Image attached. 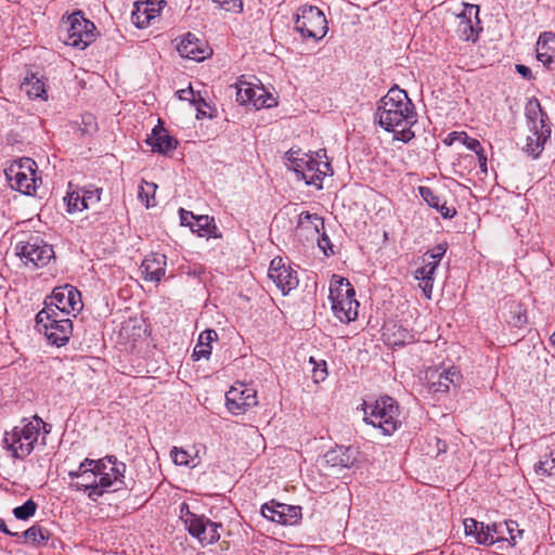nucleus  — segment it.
<instances>
[{
    "label": "nucleus",
    "mask_w": 555,
    "mask_h": 555,
    "mask_svg": "<svg viewBox=\"0 0 555 555\" xmlns=\"http://www.w3.org/2000/svg\"><path fill=\"white\" fill-rule=\"evenodd\" d=\"M487 527H488L489 531L491 533H493V538H495V542L501 539H504L503 538V533H504L503 524L493 522L492 525H487Z\"/></svg>",
    "instance_id": "55"
},
{
    "label": "nucleus",
    "mask_w": 555,
    "mask_h": 555,
    "mask_svg": "<svg viewBox=\"0 0 555 555\" xmlns=\"http://www.w3.org/2000/svg\"><path fill=\"white\" fill-rule=\"evenodd\" d=\"M191 103L195 106L197 111V118L202 117H212L211 114H209L206 108H210L209 104L206 102V100L201 95L199 92L196 93L195 99H191Z\"/></svg>",
    "instance_id": "43"
},
{
    "label": "nucleus",
    "mask_w": 555,
    "mask_h": 555,
    "mask_svg": "<svg viewBox=\"0 0 555 555\" xmlns=\"http://www.w3.org/2000/svg\"><path fill=\"white\" fill-rule=\"evenodd\" d=\"M92 119H93L92 115H86L82 117V120L86 125H91Z\"/></svg>",
    "instance_id": "61"
},
{
    "label": "nucleus",
    "mask_w": 555,
    "mask_h": 555,
    "mask_svg": "<svg viewBox=\"0 0 555 555\" xmlns=\"http://www.w3.org/2000/svg\"><path fill=\"white\" fill-rule=\"evenodd\" d=\"M80 479H81L80 482H90V481H92V478H88V477H81Z\"/></svg>",
    "instance_id": "63"
},
{
    "label": "nucleus",
    "mask_w": 555,
    "mask_h": 555,
    "mask_svg": "<svg viewBox=\"0 0 555 555\" xmlns=\"http://www.w3.org/2000/svg\"><path fill=\"white\" fill-rule=\"evenodd\" d=\"M220 527V524L214 522L208 519L207 529L203 534L202 542H206L208 544L217 542L220 539V533L218 532V529Z\"/></svg>",
    "instance_id": "41"
},
{
    "label": "nucleus",
    "mask_w": 555,
    "mask_h": 555,
    "mask_svg": "<svg viewBox=\"0 0 555 555\" xmlns=\"http://www.w3.org/2000/svg\"><path fill=\"white\" fill-rule=\"evenodd\" d=\"M364 422L379 428L384 435L390 436L400 426L398 403L388 396L380 397L374 403H363Z\"/></svg>",
    "instance_id": "5"
},
{
    "label": "nucleus",
    "mask_w": 555,
    "mask_h": 555,
    "mask_svg": "<svg viewBox=\"0 0 555 555\" xmlns=\"http://www.w3.org/2000/svg\"><path fill=\"white\" fill-rule=\"evenodd\" d=\"M38 508L37 503L29 499L23 505L13 508L12 513L18 520H28L33 517Z\"/></svg>",
    "instance_id": "38"
},
{
    "label": "nucleus",
    "mask_w": 555,
    "mask_h": 555,
    "mask_svg": "<svg viewBox=\"0 0 555 555\" xmlns=\"http://www.w3.org/2000/svg\"><path fill=\"white\" fill-rule=\"evenodd\" d=\"M550 139V132L546 129L542 130L540 135L535 137L533 133L527 137V143L525 146V151L531 155L533 158L540 156L544 149V144Z\"/></svg>",
    "instance_id": "32"
},
{
    "label": "nucleus",
    "mask_w": 555,
    "mask_h": 555,
    "mask_svg": "<svg viewBox=\"0 0 555 555\" xmlns=\"http://www.w3.org/2000/svg\"><path fill=\"white\" fill-rule=\"evenodd\" d=\"M435 272H436L435 264H430L428 262H423V266L415 271L414 278L417 281H421L430 275H435Z\"/></svg>",
    "instance_id": "49"
},
{
    "label": "nucleus",
    "mask_w": 555,
    "mask_h": 555,
    "mask_svg": "<svg viewBox=\"0 0 555 555\" xmlns=\"http://www.w3.org/2000/svg\"><path fill=\"white\" fill-rule=\"evenodd\" d=\"M268 276L274 282L283 295H287L298 286L297 272L283 263L282 258H274L269 267Z\"/></svg>",
    "instance_id": "14"
},
{
    "label": "nucleus",
    "mask_w": 555,
    "mask_h": 555,
    "mask_svg": "<svg viewBox=\"0 0 555 555\" xmlns=\"http://www.w3.org/2000/svg\"><path fill=\"white\" fill-rule=\"evenodd\" d=\"M179 214L181 225L189 227L191 229V224L195 221L197 216H194L192 211H188L183 208H180Z\"/></svg>",
    "instance_id": "53"
},
{
    "label": "nucleus",
    "mask_w": 555,
    "mask_h": 555,
    "mask_svg": "<svg viewBox=\"0 0 555 555\" xmlns=\"http://www.w3.org/2000/svg\"><path fill=\"white\" fill-rule=\"evenodd\" d=\"M311 224L313 231L319 235L318 236V246L325 256H330L334 254L333 245L331 243L330 237L326 235V233L323 231L320 233L321 230H324V221L321 217H319L315 214H310L309 211H304L299 215L298 218V227H305V224Z\"/></svg>",
    "instance_id": "19"
},
{
    "label": "nucleus",
    "mask_w": 555,
    "mask_h": 555,
    "mask_svg": "<svg viewBox=\"0 0 555 555\" xmlns=\"http://www.w3.org/2000/svg\"><path fill=\"white\" fill-rule=\"evenodd\" d=\"M64 201L67 206V212L69 214L87 209L86 203L85 201H82V193L80 194V192H68L67 195L64 197Z\"/></svg>",
    "instance_id": "39"
},
{
    "label": "nucleus",
    "mask_w": 555,
    "mask_h": 555,
    "mask_svg": "<svg viewBox=\"0 0 555 555\" xmlns=\"http://www.w3.org/2000/svg\"><path fill=\"white\" fill-rule=\"evenodd\" d=\"M153 17L154 15L149 12L146 3H142L141 5L137 3L135 10L131 14L133 24L139 28L147 26Z\"/></svg>",
    "instance_id": "35"
},
{
    "label": "nucleus",
    "mask_w": 555,
    "mask_h": 555,
    "mask_svg": "<svg viewBox=\"0 0 555 555\" xmlns=\"http://www.w3.org/2000/svg\"><path fill=\"white\" fill-rule=\"evenodd\" d=\"M139 196H140V198H142V199H143V198H144V196H145V198H146V199H145V202H146V207H147V208H149L150 206H152V205H153V204H151V203H150L149 194H147V193H144L143 188L139 191Z\"/></svg>",
    "instance_id": "60"
},
{
    "label": "nucleus",
    "mask_w": 555,
    "mask_h": 555,
    "mask_svg": "<svg viewBox=\"0 0 555 555\" xmlns=\"http://www.w3.org/2000/svg\"><path fill=\"white\" fill-rule=\"evenodd\" d=\"M535 472L546 476L555 475V453L551 452L547 456L540 460L535 464Z\"/></svg>",
    "instance_id": "40"
},
{
    "label": "nucleus",
    "mask_w": 555,
    "mask_h": 555,
    "mask_svg": "<svg viewBox=\"0 0 555 555\" xmlns=\"http://www.w3.org/2000/svg\"><path fill=\"white\" fill-rule=\"evenodd\" d=\"M220 9L232 12L240 13L243 10V1L242 0H212Z\"/></svg>",
    "instance_id": "42"
},
{
    "label": "nucleus",
    "mask_w": 555,
    "mask_h": 555,
    "mask_svg": "<svg viewBox=\"0 0 555 555\" xmlns=\"http://www.w3.org/2000/svg\"><path fill=\"white\" fill-rule=\"evenodd\" d=\"M425 379L428 392L440 396L446 395L451 386L460 385L462 375L455 366L434 367L426 371Z\"/></svg>",
    "instance_id": "11"
},
{
    "label": "nucleus",
    "mask_w": 555,
    "mask_h": 555,
    "mask_svg": "<svg viewBox=\"0 0 555 555\" xmlns=\"http://www.w3.org/2000/svg\"><path fill=\"white\" fill-rule=\"evenodd\" d=\"M257 403L256 390L242 383L235 384L225 393L227 408L234 415L245 413L248 409L256 406Z\"/></svg>",
    "instance_id": "12"
},
{
    "label": "nucleus",
    "mask_w": 555,
    "mask_h": 555,
    "mask_svg": "<svg viewBox=\"0 0 555 555\" xmlns=\"http://www.w3.org/2000/svg\"><path fill=\"white\" fill-rule=\"evenodd\" d=\"M24 538V542H29L35 546H40L47 543L49 535L42 527L35 525L25 530L22 535Z\"/></svg>",
    "instance_id": "34"
},
{
    "label": "nucleus",
    "mask_w": 555,
    "mask_h": 555,
    "mask_svg": "<svg viewBox=\"0 0 555 555\" xmlns=\"http://www.w3.org/2000/svg\"><path fill=\"white\" fill-rule=\"evenodd\" d=\"M22 88L30 99H47L46 83L34 73L27 74L22 82Z\"/></svg>",
    "instance_id": "29"
},
{
    "label": "nucleus",
    "mask_w": 555,
    "mask_h": 555,
    "mask_svg": "<svg viewBox=\"0 0 555 555\" xmlns=\"http://www.w3.org/2000/svg\"><path fill=\"white\" fill-rule=\"evenodd\" d=\"M62 312L54 306L53 302L46 304V307L40 310L36 315V326L38 328V332H42L41 326L49 325V323H52V320H62L60 318V314Z\"/></svg>",
    "instance_id": "33"
},
{
    "label": "nucleus",
    "mask_w": 555,
    "mask_h": 555,
    "mask_svg": "<svg viewBox=\"0 0 555 555\" xmlns=\"http://www.w3.org/2000/svg\"><path fill=\"white\" fill-rule=\"evenodd\" d=\"M16 253L24 262L33 263L36 268L47 266L54 257V250L51 245L44 243L40 237H30L26 242L16 244Z\"/></svg>",
    "instance_id": "9"
},
{
    "label": "nucleus",
    "mask_w": 555,
    "mask_h": 555,
    "mask_svg": "<svg viewBox=\"0 0 555 555\" xmlns=\"http://www.w3.org/2000/svg\"><path fill=\"white\" fill-rule=\"evenodd\" d=\"M463 524L465 534L473 535L475 539L477 538V533L480 532V529L483 528V522H479L474 518H465Z\"/></svg>",
    "instance_id": "45"
},
{
    "label": "nucleus",
    "mask_w": 555,
    "mask_h": 555,
    "mask_svg": "<svg viewBox=\"0 0 555 555\" xmlns=\"http://www.w3.org/2000/svg\"><path fill=\"white\" fill-rule=\"evenodd\" d=\"M191 231L202 237L220 238L222 236L220 230L216 225L215 219L207 215H199L191 224Z\"/></svg>",
    "instance_id": "26"
},
{
    "label": "nucleus",
    "mask_w": 555,
    "mask_h": 555,
    "mask_svg": "<svg viewBox=\"0 0 555 555\" xmlns=\"http://www.w3.org/2000/svg\"><path fill=\"white\" fill-rule=\"evenodd\" d=\"M96 463L94 483L72 482L70 488L76 491H88V498L92 501H96L113 486H116L113 491L132 488V481H125L126 464L118 461L115 455H106Z\"/></svg>",
    "instance_id": "3"
},
{
    "label": "nucleus",
    "mask_w": 555,
    "mask_h": 555,
    "mask_svg": "<svg viewBox=\"0 0 555 555\" xmlns=\"http://www.w3.org/2000/svg\"><path fill=\"white\" fill-rule=\"evenodd\" d=\"M321 153L325 156L324 150L315 152V157L312 154L299 156V153L293 150L287 152L288 168L294 170L297 178L304 180L306 184L318 189H322L323 179L332 171L330 163L319 160L322 157Z\"/></svg>",
    "instance_id": "4"
},
{
    "label": "nucleus",
    "mask_w": 555,
    "mask_h": 555,
    "mask_svg": "<svg viewBox=\"0 0 555 555\" xmlns=\"http://www.w3.org/2000/svg\"><path fill=\"white\" fill-rule=\"evenodd\" d=\"M479 7L475 4H463V10L456 15V34L465 41H476L478 38V31L473 23V18L476 20V24H479Z\"/></svg>",
    "instance_id": "15"
},
{
    "label": "nucleus",
    "mask_w": 555,
    "mask_h": 555,
    "mask_svg": "<svg viewBox=\"0 0 555 555\" xmlns=\"http://www.w3.org/2000/svg\"><path fill=\"white\" fill-rule=\"evenodd\" d=\"M518 525L514 520H508L503 524V529H505L509 534V541L512 544H516L517 538H521L522 530L517 529Z\"/></svg>",
    "instance_id": "47"
},
{
    "label": "nucleus",
    "mask_w": 555,
    "mask_h": 555,
    "mask_svg": "<svg viewBox=\"0 0 555 555\" xmlns=\"http://www.w3.org/2000/svg\"><path fill=\"white\" fill-rule=\"evenodd\" d=\"M101 189L95 190H82V201L86 203L88 209L91 205L98 204L101 199Z\"/></svg>",
    "instance_id": "46"
},
{
    "label": "nucleus",
    "mask_w": 555,
    "mask_h": 555,
    "mask_svg": "<svg viewBox=\"0 0 555 555\" xmlns=\"http://www.w3.org/2000/svg\"><path fill=\"white\" fill-rule=\"evenodd\" d=\"M359 452L352 447L336 446L324 454L325 464L334 469H343L352 467L358 457Z\"/></svg>",
    "instance_id": "17"
},
{
    "label": "nucleus",
    "mask_w": 555,
    "mask_h": 555,
    "mask_svg": "<svg viewBox=\"0 0 555 555\" xmlns=\"http://www.w3.org/2000/svg\"><path fill=\"white\" fill-rule=\"evenodd\" d=\"M68 475L72 479H75V478L78 479L81 477L92 478V481H90L89 483H94L95 479H96V476L94 474H89V472L85 470L80 465L78 466V468L76 470H70L68 473Z\"/></svg>",
    "instance_id": "54"
},
{
    "label": "nucleus",
    "mask_w": 555,
    "mask_h": 555,
    "mask_svg": "<svg viewBox=\"0 0 555 555\" xmlns=\"http://www.w3.org/2000/svg\"><path fill=\"white\" fill-rule=\"evenodd\" d=\"M177 93H178V96L180 100L190 101V102H191V99H195V95H196V92L191 87H189L188 89L179 90Z\"/></svg>",
    "instance_id": "57"
},
{
    "label": "nucleus",
    "mask_w": 555,
    "mask_h": 555,
    "mask_svg": "<svg viewBox=\"0 0 555 555\" xmlns=\"http://www.w3.org/2000/svg\"><path fill=\"white\" fill-rule=\"evenodd\" d=\"M327 376L326 362L322 361L321 364H317L312 372V377L314 382L324 380Z\"/></svg>",
    "instance_id": "52"
},
{
    "label": "nucleus",
    "mask_w": 555,
    "mask_h": 555,
    "mask_svg": "<svg viewBox=\"0 0 555 555\" xmlns=\"http://www.w3.org/2000/svg\"><path fill=\"white\" fill-rule=\"evenodd\" d=\"M516 72L527 80H530L532 78L531 69L526 65L517 64Z\"/></svg>",
    "instance_id": "58"
},
{
    "label": "nucleus",
    "mask_w": 555,
    "mask_h": 555,
    "mask_svg": "<svg viewBox=\"0 0 555 555\" xmlns=\"http://www.w3.org/2000/svg\"><path fill=\"white\" fill-rule=\"evenodd\" d=\"M181 518L183 519L189 533L202 541L203 534L207 529L208 518L190 512L189 506L185 503L181 505Z\"/></svg>",
    "instance_id": "24"
},
{
    "label": "nucleus",
    "mask_w": 555,
    "mask_h": 555,
    "mask_svg": "<svg viewBox=\"0 0 555 555\" xmlns=\"http://www.w3.org/2000/svg\"><path fill=\"white\" fill-rule=\"evenodd\" d=\"M170 456L176 465H183L189 466L190 465V454L188 451L173 447V449L170 452Z\"/></svg>",
    "instance_id": "44"
},
{
    "label": "nucleus",
    "mask_w": 555,
    "mask_h": 555,
    "mask_svg": "<svg viewBox=\"0 0 555 555\" xmlns=\"http://www.w3.org/2000/svg\"><path fill=\"white\" fill-rule=\"evenodd\" d=\"M51 425L44 423L39 416L35 415L30 420L23 418L21 423L14 426L10 431L3 435V448L14 460H25L31 452L41 446L46 447V436L51 431Z\"/></svg>",
    "instance_id": "2"
},
{
    "label": "nucleus",
    "mask_w": 555,
    "mask_h": 555,
    "mask_svg": "<svg viewBox=\"0 0 555 555\" xmlns=\"http://www.w3.org/2000/svg\"><path fill=\"white\" fill-rule=\"evenodd\" d=\"M537 59L550 69L555 70V34L542 33L537 41Z\"/></svg>",
    "instance_id": "21"
},
{
    "label": "nucleus",
    "mask_w": 555,
    "mask_h": 555,
    "mask_svg": "<svg viewBox=\"0 0 555 555\" xmlns=\"http://www.w3.org/2000/svg\"><path fill=\"white\" fill-rule=\"evenodd\" d=\"M146 185H147L149 188H151V189L153 190V192H155V190H156V188H157V185H156L155 183H146Z\"/></svg>",
    "instance_id": "62"
},
{
    "label": "nucleus",
    "mask_w": 555,
    "mask_h": 555,
    "mask_svg": "<svg viewBox=\"0 0 555 555\" xmlns=\"http://www.w3.org/2000/svg\"><path fill=\"white\" fill-rule=\"evenodd\" d=\"M345 299L337 300L332 304L334 315L343 323H350L358 317L359 302L350 295H346Z\"/></svg>",
    "instance_id": "23"
},
{
    "label": "nucleus",
    "mask_w": 555,
    "mask_h": 555,
    "mask_svg": "<svg viewBox=\"0 0 555 555\" xmlns=\"http://www.w3.org/2000/svg\"><path fill=\"white\" fill-rule=\"evenodd\" d=\"M434 281H435L434 275H430V276H428V278H426L424 280L418 281V287L422 289L424 296L427 299L431 298L433 288H434Z\"/></svg>",
    "instance_id": "51"
},
{
    "label": "nucleus",
    "mask_w": 555,
    "mask_h": 555,
    "mask_svg": "<svg viewBox=\"0 0 555 555\" xmlns=\"http://www.w3.org/2000/svg\"><path fill=\"white\" fill-rule=\"evenodd\" d=\"M0 531L7 535L20 537V534L17 532H12L11 530H9V528L7 527V525L2 518H0Z\"/></svg>",
    "instance_id": "59"
},
{
    "label": "nucleus",
    "mask_w": 555,
    "mask_h": 555,
    "mask_svg": "<svg viewBox=\"0 0 555 555\" xmlns=\"http://www.w3.org/2000/svg\"><path fill=\"white\" fill-rule=\"evenodd\" d=\"M295 29L304 39L319 41L327 31V21L324 13L317 7L310 4L300 5L295 14Z\"/></svg>",
    "instance_id": "6"
},
{
    "label": "nucleus",
    "mask_w": 555,
    "mask_h": 555,
    "mask_svg": "<svg viewBox=\"0 0 555 555\" xmlns=\"http://www.w3.org/2000/svg\"><path fill=\"white\" fill-rule=\"evenodd\" d=\"M526 117L528 124L538 122L539 119H548L547 114L542 109L537 99L530 100L526 105Z\"/></svg>",
    "instance_id": "37"
},
{
    "label": "nucleus",
    "mask_w": 555,
    "mask_h": 555,
    "mask_svg": "<svg viewBox=\"0 0 555 555\" xmlns=\"http://www.w3.org/2000/svg\"><path fill=\"white\" fill-rule=\"evenodd\" d=\"M375 118L382 128L393 133L395 140L408 143L415 137L411 130L417 121L415 106L408 93L397 86L379 100Z\"/></svg>",
    "instance_id": "1"
},
{
    "label": "nucleus",
    "mask_w": 555,
    "mask_h": 555,
    "mask_svg": "<svg viewBox=\"0 0 555 555\" xmlns=\"http://www.w3.org/2000/svg\"><path fill=\"white\" fill-rule=\"evenodd\" d=\"M551 341L555 346V332L551 336Z\"/></svg>",
    "instance_id": "64"
},
{
    "label": "nucleus",
    "mask_w": 555,
    "mask_h": 555,
    "mask_svg": "<svg viewBox=\"0 0 555 555\" xmlns=\"http://www.w3.org/2000/svg\"><path fill=\"white\" fill-rule=\"evenodd\" d=\"M145 142L153 152L160 154H167L178 145V141L169 135L168 131L160 124L153 128Z\"/></svg>",
    "instance_id": "22"
},
{
    "label": "nucleus",
    "mask_w": 555,
    "mask_h": 555,
    "mask_svg": "<svg viewBox=\"0 0 555 555\" xmlns=\"http://www.w3.org/2000/svg\"><path fill=\"white\" fill-rule=\"evenodd\" d=\"M98 460H91V459H85L81 463H80V466L85 469V470H88L89 474H94L95 475V469H96V465H98Z\"/></svg>",
    "instance_id": "56"
},
{
    "label": "nucleus",
    "mask_w": 555,
    "mask_h": 555,
    "mask_svg": "<svg viewBox=\"0 0 555 555\" xmlns=\"http://www.w3.org/2000/svg\"><path fill=\"white\" fill-rule=\"evenodd\" d=\"M529 125V129L531 131V133H533V135L538 137L540 135L541 131L546 129L547 132L551 133V126L548 124V119H539L538 122H530L528 124Z\"/></svg>",
    "instance_id": "50"
},
{
    "label": "nucleus",
    "mask_w": 555,
    "mask_h": 555,
    "mask_svg": "<svg viewBox=\"0 0 555 555\" xmlns=\"http://www.w3.org/2000/svg\"><path fill=\"white\" fill-rule=\"evenodd\" d=\"M450 142L452 143L454 139H459L463 142V144L470 151L475 152L479 156V162L481 167H486L487 158L483 156V149L480 144V142L477 139L468 137L465 132H452L450 133Z\"/></svg>",
    "instance_id": "31"
},
{
    "label": "nucleus",
    "mask_w": 555,
    "mask_h": 555,
    "mask_svg": "<svg viewBox=\"0 0 555 555\" xmlns=\"http://www.w3.org/2000/svg\"><path fill=\"white\" fill-rule=\"evenodd\" d=\"M261 514L267 519L285 526H292L301 518V507L279 503L274 500L261 506Z\"/></svg>",
    "instance_id": "13"
},
{
    "label": "nucleus",
    "mask_w": 555,
    "mask_h": 555,
    "mask_svg": "<svg viewBox=\"0 0 555 555\" xmlns=\"http://www.w3.org/2000/svg\"><path fill=\"white\" fill-rule=\"evenodd\" d=\"M64 24V42L67 46L83 50L93 41L95 26L83 17L82 12L73 13Z\"/></svg>",
    "instance_id": "8"
},
{
    "label": "nucleus",
    "mask_w": 555,
    "mask_h": 555,
    "mask_svg": "<svg viewBox=\"0 0 555 555\" xmlns=\"http://www.w3.org/2000/svg\"><path fill=\"white\" fill-rule=\"evenodd\" d=\"M475 542L483 545H492L495 543V538H493V533L489 531L487 525L483 524V528L477 533Z\"/></svg>",
    "instance_id": "48"
},
{
    "label": "nucleus",
    "mask_w": 555,
    "mask_h": 555,
    "mask_svg": "<svg viewBox=\"0 0 555 555\" xmlns=\"http://www.w3.org/2000/svg\"><path fill=\"white\" fill-rule=\"evenodd\" d=\"M418 192L428 206L437 209L444 219H451L456 215V209L453 206H447L446 202L441 203L439 196L430 188L420 186Z\"/></svg>",
    "instance_id": "25"
},
{
    "label": "nucleus",
    "mask_w": 555,
    "mask_h": 555,
    "mask_svg": "<svg viewBox=\"0 0 555 555\" xmlns=\"http://www.w3.org/2000/svg\"><path fill=\"white\" fill-rule=\"evenodd\" d=\"M36 171L37 164L35 160L24 157L5 169V176L12 189L25 195H33L38 188ZM39 181L41 182V179Z\"/></svg>",
    "instance_id": "7"
},
{
    "label": "nucleus",
    "mask_w": 555,
    "mask_h": 555,
    "mask_svg": "<svg viewBox=\"0 0 555 555\" xmlns=\"http://www.w3.org/2000/svg\"><path fill=\"white\" fill-rule=\"evenodd\" d=\"M217 338V333L214 330H205L199 334L198 341L193 350L192 358L199 360L208 358L211 354V341Z\"/></svg>",
    "instance_id": "30"
},
{
    "label": "nucleus",
    "mask_w": 555,
    "mask_h": 555,
    "mask_svg": "<svg viewBox=\"0 0 555 555\" xmlns=\"http://www.w3.org/2000/svg\"><path fill=\"white\" fill-rule=\"evenodd\" d=\"M51 299V302L65 314H69L72 311H80L82 308L81 295L72 285L55 288Z\"/></svg>",
    "instance_id": "16"
},
{
    "label": "nucleus",
    "mask_w": 555,
    "mask_h": 555,
    "mask_svg": "<svg viewBox=\"0 0 555 555\" xmlns=\"http://www.w3.org/2000/svg\"><path fill=\"white\" fill-rule=\"evenodd\" d=\"M448 249L447 243L437 244L433 249L426 251L423 255V262H428L430 264H435V269L437 270L441 259L446 255Z\"/></svg>",
    "instance_id": "36"
},
{
    "label": "nucleus",
    "mask_w": 555,
    "mask_h": 555,
    "mask_svg": "<svg viewBox=\"0 0 555 555\" xmlns=\"http://www.w3.org/2000/svg\"><path fill=\"white\" fill-rule=\"evenodd\" d=\"M346 295L356 296L353 286L347 279L334 274L330 284V300L333 302L345 299Z\"/></svg>",
    "instance_id": "28"
},
{
    "label": "nucleus",
    "mask_w": 555,
    "mask_h": 555,
    "mask_svg": "<svg viewBox=\"0 0 555 555\" xmlns=\"http://www.w3.org/2000/svg\"><path fill=\"white\" fill-rule=\"evenodd\" d=\"M167 258L164 254H151L141 264L143 279L151 282H160L166 274Z\"/></svg>",
    "instance_id": "20"
},
{
    "label": "nucleus",
    "mask_w": 555,
    "mask_h": 555,
    "mask_svg": "<svg viewBox=\"0 0 555 555\" xmlns=\"http://www.w3.org/2000/svg\"><path fill=\"white\" fill-rule=\"evenodd\" d=\"M236 89V101L242 105H251L256 109H261L278 104L276 98L268 92L263 86L238 80Z\"/></svg>",
    "instance_id": "10"
},
{
    "label": "nucleus",
    "mask_w": 555,
    "mask_h": 555,
    "mask_svg": "<svg viewBox=\"0 0 555 555\" xmlns=\"http://www.w3.org/2000/svg\"><path fill=\"white\" fill-rule=\"evenodd\" d=\"M41 328L51 345L61 347L68 343L73 332V323L68 318H63V320H52V323L43 325Z\"/></svg>",
    "instance_id": "18"
},
{
    "label": "nucleus",
    "mask_w": 555,
    "mask_h": 555,
    "mask_svg": "<svg viewBox=\"0 0 555 555\" xmlns=\"http://www.w3.org/2000/svg\"><path fill=\"white\" fill-rule=\"evenodd\" d=\"M178 52L182 57L202 61L205 59L206 51L201 48V43L194 35L188 34L178 44Z\"/></svg>",
    "instance_id": "27"
}]
</instances>
